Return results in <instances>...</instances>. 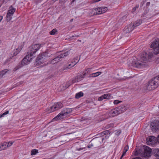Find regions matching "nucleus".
<instances>
[{
	"label": "nucleus",
	"mask_w": 159,
	"mask_h": 159,
	"mask_svg": "<svg viewBox=\"0 0 159 159\" xmlns=\"http://www.w3.org/2000/svg\"><path fill=\"white\" fill-rule=\"evenodd\" d=\"M132 159H142L139 157H136L133 158Z\"/></svg>",
	"instance_id": "43"
},
{
	"label": "nucleus",
	"mask_w": 159,
	"mask_h": 159,
	"mask_svg": "<svg viewBox=\"0 0 159 159\" xmlns=\"http://www.w3.org/2000/svg\"><path fill=\"white\" fill-rule=\"evenodd\" d=\"M121 102V101H119L118 100H115L113 102L115 104H117Z\"/></svg>",
	"instance_id": "38"
},
{
	"label": "nucleus",
	"mask_w": 159,
	"mask_h": 159,
	"mask_svg": "<svg viewBox=\"0 0 159 159\" xmlns=\"http://www.w3.org/2000/svg\"><path fill=\"white\" fill-rule=\"evenodd\" d=\"M47 53L45 52L39 54L36 59V63L38 64H41L47 61Z\"/></svg>",
	"instance_id": "6"
},
{
	"label": "nucleus",
	"mask_w": 159,
	"mask_h": 159,
	"mask_svg": "<svg viewBox=\"0 0 159 159\" xmlns=\"http://www.w3.org/2000/svg\"><path fill=\"white\" fill-rule=\"evenodd\" d=\"M3 18V17L2 16H0V22H1V21L2 20Z\"/></svg>",
	"instance_id": "40"
},
{
	"label": "nucleus",
	"mask_w": 159,
	"mask_h": 159,
	"mask_svg": "<svg viewBox=\"0 0 159 159\" xmlns=\"http://www.w3.org/2000/svg\"><path fill=\"white\" fill-rule=\"evenodd\" d=\"M86 75V72H85L84 73L83 75H79L76 76L77 78V80H78V81H80L81 80L84 78V76H85Z\"/></svg>",
	"instance_id": "25"
},
{
	"label": "nucleus",
	"mask_w": 159,
	"mask_h": 159,
	"mask_svg": "<svg viewBox=\"0 0 159 159\" xmlns=\"http://www.w3.org/2000/svg\"><path fill=\"white\" fill-rule=\"evenodd\" d=\"M60 60L59 59V58H58L57 57H55L54 59H53L51 61V63L52 64L54 63L55 62H57L58 61H59Z\"/></svg>",
	"instance_id": "31"
},
{
	"label": "nucleus",
	"mask_w": 159,
	"mask_h": 159,
	"mask_svg": "<svg viewBox=\"0 0 159 159\" xmlns=\"http://www.w3.org/2000/svg\"><path fill=\"white\" fill-rule=\"evenodd\" d=\"M63 106V105L60 102H57L55 103L54 105V108L57 110L61 108Z\"/></svg>",
	"instance_id": "17"
},
{
	"label": "nucleus",
	"mask_w": 159,
	"mask_h": 159,
	"mask_svg": "<svg viewBox=\"0 0 159 159\" xmlns=\"http://www.w3.org/2000/svg\"><path fill=\"white\" fill-rule=\"evenodd\" d=\"M13 143L14 142H7L3 143L0 146V151L6 149L7 148L11 146Z\"/></svg>",
	"instance_id": "11"
},
{
	"label": "nucleus",
	"mask_w": 159,
	"mask_h": 159,
	"mask_svg": "<svg viewBox=\"0 0 159 159\" xmlns=\"http://www.w3.org/2000/svg\"><path fill=\"white\" fill-rule=\"evenodd\" d=\"M8 71L7 69L2 70L0 72V77H2Z\"/></svg>",
	"instance_id": "29"
},
{
	"label": "nucleus",
	"mask_w": 159,
	"mask_h": 159,
	"mask_svg": "<svg viewBox=\"0 0 159 159\" xmlns=\"http://www.w3.org/2000/svg\"><path fill=\"white\" fill-rule=\"evenodd\" d=\"M68 52H67L63 54H61L60 55L58 56L57 57L58 58H59V60L60 61L61 59L62 58H64L66 56L68 55Z\"/></svg>",
	"instance_id": "19"
},
{
	"label": "nucleus",
	"mask_w": 159,
	"mask_h": 159,
	"mask_svg": "<svg viewBox=\"0 0 159 159\" xmlns=\"http://www.w3.org/2000/svg\"><path fill=\"white\" fill-rule=\"evenodd\" d=\"M108 133V131H104L103 133L104 134H106Z\"/></svg>",
	"instance_id": "44"
},
{
	"label": "nucleus",
	"mask_w": 159,
	"mask_h": 159,
	"mask_svg": "<svg viewBox=\"0 0 159 159\" xmlns=\"http://www.w3.org/2000/svg\"><path fill=\"white\" fill-rule=\"evenodd\" d=\"M79 57L78 56L76 57L71 62V63L73 64L72 66H74L79 61Z\"/></svg>",
	"instance_id": "23"
},
{
	"label": "nucleus",
	"mask_w": 159,
	"mask_h": 159,
	"mask_svg": "<svg viewBox=\"0 0 159 159\" xmlns=\"http://www.w3.org/2000/svg\"><path fill=\"white\" fill-rule=\"evenodd\" d=\"M55 111H56V110L54 108V105L50 107L48 109V113H51L52 112Z\"/></svg>",
	"instance_id": "28"
},
{
	"label": "nucleus",
	"mask_w": 159,
	"mask_h": 159,
	"mask_svg": "<svg viewBox=\"0 0 159 159\" xmlns=\"http://www.w3.org/2000/svg\"><path fill=\"white\" fill-rule=\"evenodd\" d=\"M75 0H72V2H74Z\"/></svg>",
	"instance_id": "48"
},
{
	"label": "nucleus",
	"mask_w": 159,
	"mask_h": 159,
	"mask_svg": "<svg viewBox=\"0 0 159 159\" xmlns=\"http://www.w3.org/2000/svg\"><path fill=\"white\" fill-rule=\"evenodd\" d=\"M155 156L158 159H159V149H156L154 150Z\"/></svg>",
	"instance_id": "24"
},
{
	"label": "nucleus",
	"mask_w": 159,
	"mask_h": 159,
	"mask_svg": "<svg viewBox=\"0 0 159 159\" xmlns=\"http://www.w3.org/2000/svg\"><path fill=\"white\" fill-rule=\"evenodd\" d=\"M134 28L132 23H131L129 25L126 26L124 29V31L126 33H128L132 31Z\"/></svg>",
	"instance_id": "14"
},
{
	"label": "nucleus",
	"mask_w": 159,
	"mask_h": 159,
	"mask_svg": "<svg viewBox=\"0 0 159 159\" xmlns=\"http://www.w3.org/2000/svg\"><path fill=\"white\" fill-rule=\"evenodd\" d=\"M111 97V96L110 93L105 94L99 97L98 100L99 101H101L104 99L108 100L110 99Z\"/></svg>",
	"instance_id": "12"
},
{
	"label": "nucleus",
	"mask_w": 159,
	"mask_h": 159,
	"mask_svg": "<svg viewBox=\"0 0 159 159\" xmlns=\"http://www.w3.org/2000/svg\"><path fill=\"white\" fill-rule=\"evenodd\" d=\"M157 141L158 142H159V135L157 137Z\"/></svg>",
	"instance_id": "45"
},
{
	"label": "nucleus",
	"mask_w": 159,
	"mask_h": 159,
	"mask_svg": "<svg viewBox=\"0 0 159 159\" xmlns=\"http://www.w3.org/2000/svg\"><path fill=\"white\" fill-rule=\"evenodd\" d=\"M77 79L78 78H77L76 76L73 78V79L72 80V83L73 84L74 83L78 82V80H77Z\"/></svg>",
	"instance_id": "34"
},
{
	"label": "nucleus",
	"mask_w": 159,
	"mask_h": 159,
	"mask_svg": "<svg viewBox=\"0 0 159 159\" xmlns=\"http://www.w3.org/2000/svg\"><path fill=\"white\" fill-rule=\"evenodd\" d=\"M57 32V30L56 29H53L49 32V34L51 35H54Z\"/></svg>",
	"instance_id": "33"
},
{
	"label": "nucleus",
	"mask_w": 159,
	"mask_h": 159,
	"mask_svg": "<svg viewBox=\"0 0 159 159\" xmlns=\"http://www.w3.org/2000/svg\"><path fill=\"white\" fill-rule=\"evenodd\" d=\"M72 37H74V36L73 35V36H72Z\"/></svg>",
	"instance_id": "51"
},
{
	"label": "nucleus",
	"mask_w": 159,
	"mask_h": 159,
	"mask_svg": "<svg viewBox=\"0 0 159 159\" xmlns=\"http://www.w3.org/2000/svg\"><path fill=\"white\" fill-rule=\"evenodd\" d=\"M159 84V75L149 81L146 86V90L150 91L155 89Z\"/></svg>",
	"instance_id": "2"
},
{
	"label": "nucleus",
	"mask_w": 159,
	"mask_h": 159,
	"mask_svg": "<svg viewBox=\"0 0 159 159\" xmlns=\"http://www.w3.org/2000/svg\"><path fill=\"white\" fill-rule=\"evenodd\" d=\"M1 43V41H0V43Z\"/></svg>",
	"instance_id": "52"
},
{
	"label": "nucleus",
	"mask_w": 159,
	"mask_h": 159,
	"mask_svg": "<svg viewBox=\"0 0 159 159\" xmlns=\"http://www.w3.org/2000/svg\"><path fill=\"white\" fill-rule=\"evenodd\" d=\"M152 53L143 52L139 59L137 61H134L132 63L133 66L135 67L141 68L145 67L146 61H148L152 57Z\"/></svg>",
	"instance_id": "1"
},
{
	"label": "nucleus",
	"mask_w": 159,
	"mask_h": 159,
	"mask_svg": "<svg viewBox=\"0 0 159 159\" xmlns=\"http://www.w3.org/2000/svg\"><path fill=\"white\" fill-rule=\"evenodd\" d=\"M129 149V146L128 145H126L125 146L124 150L123 151V153L124 154H126V152Z\"/></svg>",
	"instance_id": "35"
},
{
	"label": "nucleus",
	"mask_w": 159,
	"mask_h": 159,
	"mask_svg": "<svg viewBox=\"0 0 159 159\" xmlns=\"http://www.w3.org/2000/svg\"><path fill=\"white\" fill-rule=\"evenodd\" d=\"M11 14H9V13H8L7 14L6 16V20L7 22L9 21L11 19L12 16H13L12 15H11Z\"/></svg>",
	"instance_id": "27"
},
{
	"label": "nucleus",
	"mask_w": 159,
	"mask_h": 159,
	"mask_svg": "<svg viewBox=\"0 0 159 159\" xmlns=\"http://www.w3.org/2000/svg\"><path fill=\"white\" fill-rule=\"evenodd\" d=\"M72 111L70 108H67L62 111L58 115L53 119V121L59 120L65 118Z\"/></svg>",
	"instance_id": "3"
},
{
	"label": "nucleus",
	"mask_w": 159,
	"mask_h": 159,
	"mask_svg": "<svg viewBox=\"0 0 159 159\" xmlns=\"http://www.w3.org/2000/svg\"><path fill=\"white\" fill-rule=\"evenodd\" d=\"M151 152V149L148 147H146L144 151V155L145 158L149 157L150 156Z\"/></svg>",
	"instance_id": "13"
},
{
	"label": "nucleus",
	"mask_w": 159,
	"mask_h": 159,
	"mask_svg": "<svg viewBox=\"0 0 159 159\" xmlns=\"http://www.w3.org/2000/svg\"><path fill=\"white\" fill-rule=\"evenodd\" d=\"M73 65V64L71 63L69 64L68 66H65L63 69V70L68 69L72 67L73 66H72Z\"/></svg>",
	"instance_id": "30"
},
{
	"label": "nucleus",
	"mask_w": 159,
	"mask_h": 159,
	"mask_svg": "<svg viewBox=\"0 0 159 159\" xmlns=\"http://www.w3.org/2000/svg\"><path fill=\"white\" fill-rule=\"evenodd\" d=\"M156 140V138L153 136H150L147 139V143L149 145L153 143L154 142V140Z\"/></svg>",
	"instance_id": "16"
},
{
	"label": "nucleus",
	"mask_w": 159,
	"mask_h": 159,
	"mask_svg": "<svg viewBox=\"0 0 159 159\" xmlns=\"http://www.w3.org/2000/svg\"><path fill=\"white\" fill-rule=\"evenodd\" d=\"M38 153V150L36 149H33L32 150L31 154L32 155H34L37 153Z\"/></svg>",
	"instance_id": "32"
},
{
	"label": "nucleus",
	"mask_w": 159,
	"mask_h": 159,
	"mask_svg": "<svg viewBox=\"0 0 159 159\" xmlns=\"http://www.w3.org/2000/svg\"><path fill=\"white\" fill-rule=\"evenodd\" d=\"M16 9L13 8L12 6H11L9 8L8 13H9V14H11V15H13Z\"/></svg>",
	"instance_id": "20"
},
{
	"label": "nucleus",
	"mask_w": 159,
	"mask_h": 159,
	"mask_svg": "<svg viewBox=\"0 0 159 159\" xmlns=\"http://www.w3.org/2000/svg\"><path fill=\"white\" fill-rule=\"evenodd\" d=\"M84 148H78V149H77V150H78V151H80L81 150H82V149H83Z\"/></svg>",
	"instance_id": "41"
},
{
	"label": "nucleus",
	"mask_w": 159,
	"mask_h": 159,
	"mask_svg": "<svg viewBox=\"0 0 159 159\" xmlns=\"http://www.w3.org/2000/svg\"><path fill=\"white\" fill-rule=\"evenodd\" d=\"M3 0H0V2H3Z\"/></svg>",
	"instance_id": "49"
},
{
	"label": "nucleus",
	"mask_w": 159,
	"mask_h": 159,
	"mask_svg": "<svg viewBox=\"0 0 159 159\" xmlns=\"http://www.w3.org/2000/svg\"><path fill=\"white\" fill-rule=\"evenodd\" d=\"M129 107L127 106H125V107L124 106H122L117 108L120 111L119 114L124 112Z\"/></svg>",
	"instance_id": "18"
},
{
	"label": "nucleus",
	"mask_w": 159,
	"mask_h": 159,
	"mask_svg": "<svg viewBox=\"0 0 159 159\" xmlns=\"http://www.w3.org/2000/svg\"><path fill=\"white\" fill-rule=\"evenodd\" d=\"M102 73L101 72H98L96 73L91 74L90 75V77H95L101 75Z\"/></svg>",
	"instance_id": "22"
},
{
	"label": "nucleus",
	"mask_w": 159,
	"mask_h": 159,
	"mask_svg": "<svg viewBox=\"0 0 159 159\" xmlns=\"http://www.w3.org/2000/svg\"><path fill=\"white\" fill-rule=\"evenodd\" d=\"M151 47L154 49L153 52L154 54L159 53V39H156L152 43Z\"/></svg>",
	"instance_id": "7"
},
{
	"label": "nucleus",
	"mask_w": 159,
	"mask_h": 159,
	"mask_svg": "<svg viewBox=\"0 0 159 159\" xmlns=\"http://www.w3.org/2000/svg\"><path fill=\"white\" fill-rule=\"evenodd\" d=\"M125 154H124V153H123L122 156H121L120 158V159H121L122 157H123L125 155Z\"/></svg>",
	"instance_id": "42"
},
{
	"label": "nucleus",
	"mask_w": 159,
	"mask_h": 159,
	"mask_svg": "<svg viewBox=\"0 0 159 159\" xmlns=\"http://www.w3.org/2000/svg\"><path fill=\"white\" fill-rule=\"evenodd\" d=\"M119 112V111L117 108L112 109L109 112L106 113V115L107 116V118L117 116L120 114Z\"/></svg>",
	"instance_id": "8"
},
{
	"label": "nucleus",
	"mask_w": 159,
	"mask_h": 159,
	"mask_svg": "<svg viewBox=\"0 0 159 159\" xmlns=\"http://www.w3.org/2000/svg\"><path fill=\"white\" fill-rule=\"evenodd\" d=\"M41 44H35L30 47L28 52L30 56H33L36 52L40 49Z\"/></svg>",
	"instance_id": "4"
},
{
	"label": "nucleus",
	"mask_w": 159,
	"mask_h": 159,
	"mask_svg": "<svg viewBox=\"0 0 159 159\" xmlns=\"http://www.w3.org/2000/svg\"><path fill=\"white\" fill-rule=\"evenodd\" d=\"M83 93L81 92H80L76 94L75 97L76 98H79L83 96Z\"/></svg>",
	"instance_id": "26"
},
{
	"label": "nucleus",
	"mask_w": 159,
	"mask_h": 159,
	"mask_svg": "<svg viewBox=\"0 0 159 159\" xmlns=\"http://www.w3.org/2000/svg\"><path fill=\"white\" fill-rule=\"evenodd\" d=\"M151 130L154 133L159 132V122L156 121L151 123L150 125Z\"/></svg>",
	"instance_id": "9"
},
{
	"label": "nucleus",
	"mask_w": 159,
	"mask_h": 159,
	"mask_svg": "<svg viewBox=\"0 0 159 159\" xmlns=\"http://www.w3.org/2000/svg\"><path fill=\"white\" fill-rule=\"evenodd\" d=\"M23 47V44H20V45L17 48L14 49L13 51V55L14 56H16L18 54Z\"/></svg>",
	"instance_id": "15"
},
{
	"label": "nucleus",
	"mask_w": 159,
	"mask_h": 159,
	"mask_svg": "<svg viewBox=\"0 0 159 159\" xmlns=\"http://www.w3.org/2000/svg\"><path fill=\"white\" fill-rule=\"evenodd\" d=\"M126 78H125H125H123V79H122V80H125Z\"/></svg>",
	"instance_id": "50"
},
{
	"label": "nucleus",
	"mask_w": 159,
	"mask_h": 159,
	"mask_svg": "<svg viewBox=\"0 0 159 159\" xmlns=\"http://www.w3.org/2000/svg\"><path fill=\"white\" fill-rule=\"evenodd\" d=\"M19 68L18 67H16L15 68V70H16L17 69H19Z\"/></svg>",
	"instance_id": "46"
},
{
	"label": "nucleus",
	"mask_w": 159,
	"mask_h": 159,
	"mask_svg": "<svg viewBox=\"0 0 159 159\" xmlns=\"http://www.w3.org/2000/svg\"><path fill=\"white\" fill-rule=\"evenodd\" d=\"M107 10V7H101L92 9L90 12L93 15H98L106 12Z\"/></svg>",
	"instance_id": "5"
},
{
	"label": "nucleus",
	"mask_w": 159,
	"mask_h": 159,
	"mask_svg": "<svg viewBox=\"0 0 159 159\" xmlns=\"http://www.w3.org/2000/svg\"><path fill=\"white\" fill-rule=\"evenodd\" d=\"M9 113L8 111H7L1 115H0V118L4 117L5 115Z\"/></svg>",
	"instance_id": "36"
},
{
	"label": "nucleus",
	"mask_w": 159,
	"mask_h": 159,
	"mask_svg": "<svg viewBox=\"0 0 159 159\" xmlns=\"http://www.w3.org/2000/svg\"><path fill=\"white\" fill-rule=\"evenodd\" d=\"M33 58V56H30L28 54V55H26L23 59L21 64L23 66L27 65L30 63Z\"/></svg>",
	"instance_id": "10"
},
{
	"label": "nucleus",
	"mask_w": 159,
	"mask_h": 159,
	"mask_svg": "<svg viewBox=\"0 0 159 159\" xmlns=\"http://www.w3.org/2000/svg\"><path fill=\"white\" fill-rule=\"evenodd\" d=\"M113 124H111L109 125H107L106 127V128L107 129H108L109 128H110L111 127H112L113 126Z\"/></svg>",
	"instance_id": "37"
},
{
	"label": "nucleus",
	"mask_w": 159,
	"mask_h": 159,
	"mask_svg": "<svg viewBox=\"0 0 159 159\" xmlns=\"http://www.w3.org/2000/svg\"><path fill=\"white\" fill-rule=\"evenodd\" d=\"M142 23V21L141 20H137L134 23H132V25L134 26V27H135L139 25Z\"/></svg>",
	"instance_id": "21"
},
{
	"label": "nucleus",
	"mask_w": 159,
	"mask_h": 159,
	"mask_svg": "<svg viewBox=\"0 0 159 159\" xmlns=\"http://www.w3.org/2000/svg\"><path fill=\"white\" fill-rule=\"evenodd\" d=\"M91 69V68H88V69H87L86 70V71L88 70V71H89V70H90V69Z\"/></svg>",
	"instance_id": "47"
},
{
	"label": "nucleus",
	"mask_w": 159,
	"mask_h": 159,
	"mask_svg": "<svg viewBox=\"0 0 159 159\" xmlns=\"http://www.w3.org/2000/svg\"><path fill=\"white\" fill-rule=\"evenodd\" d=\"M93 144H89V145H88L87 146L88 148H91L92 147H93Z\"/></svg>",
	"instance_id": "39"
}]
</instances>
